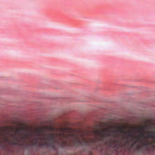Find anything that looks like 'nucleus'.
<instances>
[{
    "instance_id": "obj_3",
    "label": "nucleus",
    "mask_w": 155,
    "mask_h": 155,
    "mask_svg": "<svg viewBox=\"0 0 155 155\" xmlns=\"http://www.w3.org/2000/svg\"><path fill=\"white\" fill-rule=\"evenodd\" d=\"M25 130V128L24 127H21L20 128L17 129L15 133L11 134V137L14 138L15 140H18L19 137L17 135V134L19 133L21 135V138L22 139L28 137H29L28 134L24 132Z\"/></svg>"
},
{
    "instance_id": "obj_5",
    "label": "nucleus",
    "mask_w": 155,
    "mask_h": 155,
    "mask_svg": "<svg viewBox=\"0 0 155 155\" xmlns=\"http://www.w3.org/2000/svg\"><path fill=\"white\" fill-rule=\"evenodd\" d=\"M147 137L148 138H150L155 139V132H152L148 133Z\"/></svg>"
},
{
    "instance_id": "obj_1",
    "label": "nucleus",
    "mask_w": 155,
    "mask_h": 155,
    "mask_svg": "<svg viewBox=\"0 0 155 155\" xmlns=\"http://www.w3.org/2000/svg\"><path fill=\"white\" fill-rule=\"evenodd\" d=\"M72 131L71 128L67 127L59 128L52 126L38 127L36 131V134L38 137L35 139V144H37L39 140H46L49 142L41 143H39L40 146L54 149L57 143H59L62 147L68 146L71 138L73 139L72 142L75 147L81 145L90 146L95 143L94 139H86L85 138V135L88 134L87 132H83L78 135L70 134Z\"/></svg>"
},
{
    "instance_id": "obj_7",
    "label": "nucleus",
    "mask_w": 155,
    "mask_h": 155,
    "mask_svg": "<svg viewBox=\"0 0 155 155\" xmlns=\"http://www.w3.org/2000/svg\"><path fill=\"white\" fill-rule=\"evenodd\" d=\"M146 144H147L146 143H145V145H146Z\"/></svg>"
},
{
    "instance_id": "obj_6",
    "label": "nucleus",
    "mask_w": 155,
    "mask_h": 155,
    "mask_svg": "<svg viewBox=\"0 0 155 155\" xmlns=\"http://www.w3.org/2000/svg\"><path fill=\"white\" fill-rule=\"evenodd\" d=\"M121 138L123 140H124V139L127 140L128 139V137H122Z\"/></svg>"
},
{
    "instance_id": "obj_2",
    "label": "nucleus",
    "mask_w": 155,
    "mask_h": 155,
    "mask_svg": "<svg viewBox=\"0 0 155 155\" xmlns=\"http://www.w3.org/2000/svg\"><path fill=\"white\" fill-rule=\"evenodd\" d=\"M116 128L117 130H111L108 129H98L94 131L93 132L95 135H98L102 140L105 137L113 136L115 138H118L119 135L116 134L118 133L126 135H127L130 137L133 138L134 136L130 132H126L124 130V127L120 126H116Z\"/></svg>"
},
{
    "instance_id": "obj_4",
    "label": "nucleus",
    "mask_w": 155,
    "mask_h": 155,
    "mask_svg": "<svg viewBox=\"0 0 155 155\" xmlns=\"http://www.w3.org/2000/svg\"><path fill=\"white\" fill-rule=\"evenodd\" d=\"M148 126H141L140 127V129L141 131V133L139 136V138L136 139L135 140V143H136L137 142H140L143 140V138H145L144 134L143 132V131L145 130V129H148Z\"/></svg>"
}]
</instances>
